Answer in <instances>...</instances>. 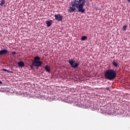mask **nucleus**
I'll return each mask as SVG.
<instances>
[{
    "instance_id": "f257e3e1",
    "label": "nucleus",
    "mask_w": 130,
    "mask_h": 130,
    "mask_svg": "<svg viewBox=\"0 0 130 130\" xmlns=\"http://www.w3.org/2000/svg\"><path fill=\"white\" fill-rule=\"evenodd\" d=\"M85 4H86V0H74L69 5L68 11L69 13H74L77 9L79 13L85 14V10L84 9Z\"/></svg>"
},
{
    "instance_id": "f03ea898",
    "label": "nucleus",
    "mask_w": 130,
    "mask_h": 130,
    "mask_svg": "<svg viewBox=\"0 0 130 130\" xmlns=\"http://www.w3.org/2000/svg\"><path fill=\"white\" fill-rule=\"evenodd\" d=\"M117 74H116V71L115 70L109 69L106 71L104 74V77L107 80H109L110 81H112L116 78Z\"/></svg>"
},
{
    "instance_id": "7ed1b4c3",
    "label": "nucleus",
    "mask_w": 130,
    "mask_h": 130,
    "mask_svg": "<svg viewBox=\"0 0 130 130\" xmlns=\"http://www.w3.org/2000/svg\"><path fill=\"white\" fill-rule=\"evenodd\" d=\"M33 63H36L37 66H41L43 63L42 61L40 60V57L36 56L34 57V60L32 61Z\"/></svg>"
},
{
    "instance_id": "20e7f679",
    "label": "nucleus",
    "mask_w": 130,
    "mask_h": 130,
    "mask_svg": "<svg viewBox=\"0 0 130 130\" xmlns=\"http://www.w3.org/2000/svg\"><path fill=\"white\" fill-rule=\"evenodd\" d=\"M68 62L70 66H79L78 61L76 60L75 59H69Z\"/></svg>"
},
{
    "instance_id": "39448f33",
    "label": "nucleus",
    "mask_w": 130,
    "mask_h": 130,
    "mask_svg": "<svg viewBox=\"0 0 130 130\" xmlns=\"http://www.w3.org/2000/svg\"><path fill=\"white\" fill-rule=\"evenodd\" d=\"M54 17H55V20L58 22H61L63 18L62 15H60V14H56L54 15Z\"/></svg>"
},
{
    "instance_id": "423d86ee",
    "label": "nucleus",
    "mask_w": 130,
    "mask_h": 130,
    "mask_svg": "<svg viewBox=\"0 0 130 130\" xmlns=\"http://www.w3.org/2000/svg\"><path fill=\"white\" fill-rule=\"evenodd\" d=\"M8 52H9L8 50L2 49L0 50V55H4V54L6 55V54H7Z\"/></svg>"
},
{
    "instance_id": "0eeeda50",
    "label": "nucleus",
    "mask_w": 130,
    "mask_h": 130,
    "mask_svg": "<svg viewBox=\"0 0 130 130\" xmlns=\"http://www.w3.org/2000/svg\"><path fill=\"white\" fill-rule=\"evenodd\" d=\"M45 70L47 73H49L50 71H51V69L50 68V67L48 66H45Z\"/></svg>"
},
{
    "instance_id": "6e6552de",
    "label": "nucleus",
    "mask_w": 130,
    "mask_h": 130,
    "mask_svg": "<svg viewBox=\"0 0 130 130\" xmlns=\"http://www.w3.org/2000/svg\"><path fill=\"white\" fill-rule=\"evenodd\" d=\"M46 24H47V27H50V26H51V22L49 21H47Z\"/></svg>"
},
{
    "instance_id": "1a4fd4ad",
    "label": "nucleus",
    "mask_w": 130,
    "mask_h": 130,
    "mask_svg": "<svg viewBox=\"0 0 130 130\" xmlns=\"http://www.w3.org/2000/svg\"><path fill=\"white\" fill-rule=\"evenodd\" d=\"M17 64H18V66H25L24 62H23L22 61H20L18 62Z\"/></svg>"
},
{
    "instance_id": "9d476101",
    "label": "nucleus",
    "mask_w": 130,
    "mask_h": 130,
    "mask_svg": "<svg viewBox=\"0 0 130 130\" xmlns=\"http://www.w3.org/2000/svg\"><path fill=\"white\" fill-rule=\"evenodd\" d=\"M5 4H6V1H5V0H2L1 3L0 4V6H1V7H3Z\"/></svg>"
},
{
    "instance_id": "9b49d317",
    "label": "nucleus",
    "mask_w": 130,
    "mask_h": 130,
    "mask_svg": "<svg viewBox=\"0 0 130 130\" xmlns=\"http://www.w3.org/2000/svg\"><path fill=\"white\" fill-rule=\"evenodd\" d=\"M126 28H127V25H125L122 27L123 31H126Z\"/></svg>"
},
{
    "instance_id": "f8f14e48",
    "label": "nucleus",
    "mask_w": 130,
    "mask_h": 130,
    "mask_svg": "<svg viewBox=\"0 0 130 130\" xmlns=\"http://www.w3.org/2000/svg\"><path fill=\"white\" fill-rule=\"evenodd\" d=\"M86 39H87V36H84L81 37V40H82L83 41L86 40Z\"/></svg>"
},
{
    "instance_id": "ddd939ff",
    "label": "nucleus",
    "mask_w": 130,
    "mask_h": 130,
    "mask_svg": "<svg viewBox=\"0 0 130 130\" xmlns=\"http://www.w3.org/2000/svg\"><path fill=\"white\" fill-rule=\"evenodd\" d=\"M113 66H118L117 62H115V61H113L112 62Z\"/></svg>"
},
{
    "instance_id": "4468645a",
    "label": "nucleus",
    "mask_w": 130,
    "mask_h": 130,
    "mask_svg": "<svg viewBox=\"0 0 130 130\" xmlns=\"http://www.w3.org/2000/svg\"><path fill=\"white\" fill-rule=\"evenodd\" d=\"M17 52H16V51H13L12 52V54L13 55V56L14 55H15L16 54Z\"/></svg>"
},
{
    "instance_id": "2eb2a0df",
    "label": "nucleus",
    "mask_w": 130,
    "mask_h": 130,
    "mask_svg": "<svg viewBox=\"0 0 130 130\" xmlns=\"http://www.w3.org/2000/svg\"><path fill=\"white\" fill-rule=\"evenodd\" d=\"M77 67L78 66H72V68H74V69H76Z\"/></svg>"
},
{
    "instance_id": "dca6fc26",
    "label": "nucleus",
    "mask_w": 130,
    "mask_h": 130,
    "mask_svg": "<svg viewBox=\"0 0 130 130\" xmlns=\"http://www.w3.org/2000/svg\"><path fill=\"white\" fill-rule=\"evenodd\" d=\"M3 71H5V72H8V70L7 69H3Z\"/></svg>"
},
{
    "instance_id": "f3484780",
    "label": "nucleus",
    "mask_w": 130,
    "mask_h": 130,
    "mask_svg": "<svg viewBox=\"0 0 130 130\" xmlns=\"http://www.w3.org/2000/svg\"><path fill=\"white\" fill-rule=\"evenodd\" d=\"M7 72H8V73H13V72L10 71V70H7Z\"/></svg>"
},
{
    "instance_id": "a211bd4d",
    "label": "nucleus",
    "mask_w": 130,
    "mask_h": 130,
    "mask_svg": "<svg viewBox=\"0 0 130 130\" xmlns=\"http://www.w3.org/2000/svg\"><path fill=\"white\" fill-rule=\"evenodd\" d=\"M30 68H31V69H32V70H33L34 66H30Z\"/></svg>"
},
{
    "instance_id": "6ab92c4d",
    "label": "nucleus",
    "mask_w": 130,
    "mask_h": 130,
    "mask_svg": "<svg viewBox=\"0 0 130 130\" xmlns=\"http://www.w3.org/2000/svg\"><path fill=\"white\" fill-rule=\"evenodd\" d=\"M2 84H3V82H2V81L0 80V85H2Z\"/></svg>"
},
{
    "instance_id": "aec40b11",
    "label": "nucleus",
    "mask_w": 130,
    "mask_h": 130,
    "mask_svg": "<svg viewBox=\"0 0 130 130\" xmlns=\"http://www.w3.org/2000/svg\"><path fill=\"white\" fill-rule=\"evenodd\" d=\"M19 67H20L21 68H23V67H24V66H19Z\"/></svg>"
},
{
    "instance_id": "412c9836",
    "label": "nucleus",
    "mask_w": 130,
    "mask_h": 130,
    "mask_svg": "<svg viewBox=\"0 0 130 130\" xmlns=\"http://www.w3.org/2000/svg\"><path fill=\"white\" fill-rule=\"evenodd\" d=\"M127 2H128L129 3H130V0H127Z\"/></svg>"
},
{
    "instance_id": "4be33fe9",
    "label": "nucleus",
    "mask_w": 130,
    "mask_h": 130,
    "mask_svg": "<svg viewBox=\"0 0 130 130\" xmlns=\"http://www.w3.org/2000/svg\"><path fill=\"white\" fill-rule=\"evenodd\" d=\"M40 1H46V0H40Z\"/></svg>"
},
{
    "instance_id": "5701e85b",
    "label": "nucleus",
    "mask_w": 130,
    "mask_h": 130,
    "mask_svg": "<svg viewBox=\"0 0 130 130\" xmlns=\"http://www.w3.org/2000/svg\"><path fill=\"white\" fill-rule=\"evenodd\" d=\"M37 68H38V67H39V66H37Z\"/></svg>"
},
{
    "instance_id": "b1692460",
    "label": "nucleus",
    "mask_w": 130,
    "mask_h": 130,
    "mask_svg": "<svg viewBox=\"0 0 130 130\" xmlns=\"http://www.w3.org/2000/svg\"><path fill=\"white\" fill-rule=\"evenodd\" d=\"M91 109H92V110H93V109L92 108H91Z\"/></svg>"
}]
</instances>
